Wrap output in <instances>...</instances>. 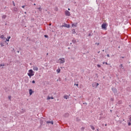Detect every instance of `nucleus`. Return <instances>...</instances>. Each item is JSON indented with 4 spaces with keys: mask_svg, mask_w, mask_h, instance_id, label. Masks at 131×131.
<instances>
[{
    "mask_svg": "<svg viewBox=\"0 0 131 131\" xmlns=\"http://www.w3.org/2000/svg\"><path fill=\"white\" fill-rule=\"evenodd\" d=\"M34 71L32 70H30L28 71V75L29 76L30 78H31V76H33L34 75Z\"/></svg>",
    "mask_w": 131,
    "mask_h": 131,
    "instance_id": "obj_1",
    "label": "nucleus"
},
{
    "mask_svg": "<svg viewBox=\"0 0 131 131\" xmlns=\"http://www.w3.org/2000/svg\"><path fill=\"white\" fill-rule=\"evenodd\" d=\"M57 63H59V64H63V63H65V58H59L57 61Z\"/></svg>",
    "mask_w": 131,
    "mask_h": 131,
    "instance_id": "obj_2",
    "label": "nucleus"
},
{
    "mask_svg": "<svg viewBox=\"0 0 131 131\" xmlns=\"http://www.w3.org/2000/svg\"><path fill=\"white\" fill-rule=\"evenodd\" d=\"M12 11L13 13L17 14V13H18V8L17 7H13V9H12Z\"/></svg>",
    "mask_w": 131,
    "mask_h": 131,
    "instance_id": "obj_3",
    "label": "nucleus"
},
{
    "mask_svg": "<svg viewBox=\"0 0 131 131\" xmlns=\"http://www.w3.org/2000/svg\"><path fill=\"white\" fill-rule=\"evenodd\" d=\"M65 15H66V16H67L68 17L71 16V14H70V12H69L68 10H66L65 11Z\"/></svg>",
    "mask_w": 131,
    "mask_h": 131,
    "instance_id": "obj_4",
    "label": "nucleus"
},
{
    "mask_svg": "<svg viewBox=\"0 0 131 131\" xmlns=\"http://www.w3.org/2000/svg\"><path fill=\"white\" fill-rule=\"evenodd\" d=\"M106 24H102L101 25V28L102 29H107V27H106Z\"/></svg>",
    "mask_w": 131,
    "mask_h": 131,
    "instance_id": "obj_5",
    "label": "nucleus"
},
{
    "mask_svg": "<svg viewBox=\"0 0 131 131\" xmlns=\"http://www.w3.org/2000/svg\"><path fill=\"white\" fill-rule=\"evenodd\" d=\"M98 85H99V83L95 82L94 84H92V86H93V88H98Z\"/></svg>",
    "mask_w": 131,
    "mask_h": 131,
    "instance_id": "obj_6",
    "label": "nucleus"
},
{
    "mask_svg": "<svg viewBox=\"0 0 131 131\" xmlns=\"http://www.w3.org/2000/svg\"><path fill=\"white\" fill-rule=\"evenodd\" d=\"M33 70L34 71H38V68L36 66H33Z\"/></svg>",
    "mask_w": 131,
    "mask_h": 131,
    "instance_id": "obj_7",
    "label": "nucleus"
},
{
    "mask_svg": "<svg viewBox=\"0 0 131 131\" xmlns=\"http://www.w3.org/2000/svg\"><path fill=\"white\" fill-rule=\"evenodd\" d=\"M112 90L113 91V93H114V94H117V89L116 88H112Z\"/></svg>",
    "mask_w": 131,
    "mask_h": 131,
    "instance_id": "obj_8",
    "label": "nucleus"
},
{
    "mask_svg": "<svg viewBox=\"0 0 131 131\" xmlns=\"http://www.w3.org/2000/svg\"><path fill=\"white\" fill-rule=\"evenodd\" d=\"M46 123L47 124L51 123V124H54V122H53V121H47L46 122Z\"/></svg>",
    "mask_w": 131,
    "mask_h": 131,
    "instance_id": "obj_9",
    "label": "nucleus"
},
{
    "mask_svg": "<svg viewBox=\"0 0 131 131\" xmlns=\"http://www.w3.org/2000/svg\"><path fill=\"white\" fill-rule=\"evenodd\" d=\"M29 94L30 96H31L32 94H33V91H32V89L29 90Z\"/></svg>",
    "mask_w": 131,
    "mask_h": 131,
    "instance_id": "obj_10",
    "label": "nucleus"
},
{
    "mask_svg": "<svg viewBox=\"0 0 131 131\" xmlns=\"http://www.w3.org/2000/svg\"><path fill=\"white\" fill-rule=\"evenodd\" d=\"M0 37L2 38V39H6V37H5V35H2Z\"/></svg>",
    "mask_w": 131,
    "mask_h": 131,
    "instance_id": "obj_11",
    "label": "nucleus"
},
{
    "mask_svg": "<svg viewBox=\"0 0 131 131\" xmlns=\"http://www.w3.org/2000/svg\"><path fill=\"white\" fill-rule=\"evenodd\" d=\"M72 27H77V23H76V24H73L72 25Z\"/></svg>",
    "mask_w": 131,
    "mask_h": 131,
    "instance_id": "obj_12",
    "label": "nucleus"
},
{
    "mask_svg": "<svg viewBox=\"0 0 131 131\" xmlns=\"http://www.w3.org/2000/svg\"><path fill=\"white\" fill-rule=\"evenodd\" d=\"M51 99H52V100H53V99H54V97H50V96H48V97H47V100H51Z\"/></svg>",
    "mask_w": 131,
    "mask_h": 131,
    "instance_id": "obj_13",
    "label": "nucleus"
},
{
    "mask_svg": "<svg viewBox=\"0 0 131 131\" xmlns=\"http://www.w3.org/2000/svg\"><path fill=\"white\" fill-rule=\"evenodd\" d=\"M72 42H73V43H76V42H77L76 40L74 38V39L72 40Z\"/></svg>",
    "mask_w": 131,
    "mask_h": 131,
    "instance_id": "obj_14",
    "label": "nucleus"
},
{
    "mask_svg": "<svg viewBox=\"0 0 131 131\" xmlns=\"http://www.w3.org/2000/svg\"><path fill=\"white\" fill-rule=\"evenodd\" d=\"M64 99H66V100H67V99H68V98H69V97L68 96V95H65L63 96Z\"/></svg>",
    "mask_w": 131,
    "mask_h": 131,
    "instance_id": "obj_15",
    "label": "nucleus"
},
{
    "mask_svg": "<svg viewBox=\"0 0 131 131\" xmlns=\"http://www.w3.org/2000/svg\"><path fill=\"white\" fill-rule=\"evenodd\" d=\"M72 31L73 34H75V33H76V32H75V29H73Z\"/></svg>",
    "mask_w": 131,
    "mask_h": 131,
    "instance_id": "obj_16",
    "label": "nucleus"
},
{
    "mask_svg": "<svg viewBox=\"0 0 131 131\" xmlns=\"http://www.w3.org/2000/svg\"><path fill=\"white\" fill-rule=\"evenodd\" d=\"M65 27H67V28H69L70 27V25H67L66 24V26H64Z\"/></svg>",
    "mask_w": 131,
    "mask_h": 131,
    "instance_id": "obj_17",
    "label": "nucleus"
},
{
    "mask_svg": "<svg viewBox=\"0 0 131 131\" xmlns=\"http://www.w3.org/2000/svg\"><path fill=\"white\" fill-rule=\"evenodd\" d=\"M10 38H11V37H8V38L6 39V41H10Z\"/></svg>",
    "mask_w": 131,
    "mask_h": 131,
    "instance_id": "obj_18",
    "label": "nucleus"
},
{
    "mask_svg": "<svg viewBox=\"0 0 131 131\" xmlns=\"http://www.w3.org/2000/svg\"><path fill=\"white\" fill-rule=\"evenodd\" d=\"M6 18H7V15H4L2 16V18L6 19Z\"/></svg>",
    "mask_w": 131,
    "mask_h": 131,
    "instance_id": "obj_19",
    "label": "nucleus"
},
{
    "mask_svg": "<svg viewBox=\"0 0 131 131\" xmlns=\"http://www.w3.org/2000/svg\"><path fill=\"white\" fill-rule=\"evenodd\" d=\"M57 73H60V71H61V70L60 69H58L56 70Z\"/></svg>",
    "mask_w": 131,
    "mask_h": 131,
    "instance_id": "obj_20",
    "label": "nucleus"
},
{
    "mask_svg": "<svg viewBox=\"0 0 131 131\" xmlns=\"http://www.w3.org/2000/svg\"><path fill=\"white\" fill-rule=\"evenodd\" d=\"M91 127L93 130H95V127H94V126H91Z\"/></svg>",
    "mask_w": 131,
    "mask_h": 131,
    "instance_id": "obj_21",
    "label": "nucleus"
},
{
    "mask_svg": "<svg viewBox=\"0 0 131 131\" xmlns=\"http://www.w3.org/2000/svg\"><path fill=\"white\" fill-rule=\"evenodd\" d=\"M118 104H122V101L119 100L118 102Z\"/></svg>",
    "mask_w": 131,
    "mask_h": 131,
    "instance_id": "obj_22",
    "label": "nucleus"
},
{
    "mask_svg": "<svg viewBox=\"0 0 131 131\" xmlns=\"http://www.w3.org/2000/svg\"><path fill=\"white\" fill-rule=\"evenodd\" d=\"M120 68H122V69H123V66H122V64H121L119 66Z\"/></svg>",
    "mask_w": 131,
    "mask_h": 131,
    "instance_id": "obj_23",
    "label": "nucleus"
},
{
    "mask_svg": "<svg viewBox=\"0 0 131 131\" xmlns=\"http://www.w3.org/2000/svg\"><path fill=\"white\" fill-rule=\"evenodd\" d=\"M37 9H38V10H39L40 12H41V7H40L38 8Z\"/></svg>",
    "mask_w": 131,
    "mask_h": 131,
    "instance_id": "obj_24",
    "label": "nucleus"
},
{
    "mask_svg": "<svg viewBox=\"0 0 131 131\" xmlns=\"http://www.w3.org/2000/svg\"><path fill=\"white\" fill-rule=\"evenodd\" d=\"M2 66H5V63L0 64V67H2Z\"/></svg>",
    "mask_w": 131,
    "mask_h": 131,
    "instance_id": "obj_25",
    "label": "nucleus"
},
{
    "mask_svg": "<svg viewBox=\"0 0 131 131\" xmlns=\"http://www.w3.org/2000/svg\"><path fill=\"white\" fill-rule=\"evenodd\" d=\"M128 125L129 126H130V125H131V123H130V122H128Z\"/></svg>",
    "mask_w": 131,
    "mask_h": 131,
    "instance_id": "obj_26",
    "label": "nucleus"
},
{
    "mask_svg": "<svg viewBox=\"0 0 131 131\" xmlns=\"http://www.w3.org/2000/svg\"><path fill=\"white\" fill-rule=\"evenodd\" d=\"M0 46H1V47H4L5 45L3 43H0Z\"/></svg>",
    "mask_w": 131,
    "mask_h": 131,
    "instance_id": "obj_27",
    "label": "nucleus"
},
{
    "mask_svg": "<svg viewBox=\"0 0 131 131\" xmlns=\"http://www.w3.org/2000/svg\"><path fill=\"white\" fill-rule=\"evenodd\" d=\"M11 98H12V97L11 96L8 97V99H9V100H10V101H11Z\"/></svg>",
    "mask_w": 131,
    "mask_h": 131,
    "instance_id": "obj_28",
    "label": "nucleus"
},
{
    "mask_svg": "<svg viewBox=\"0 0 131 131\" xmlns=\"http://www.w3.org/2000/svg\"><path fill=\"white\" fill-rule=\"evenodd\" d=\"M45 37H46V38L49 37V36H48V35H45Z\"/></svg>",
    "mask_w": 131,
    "mask_h": 131,
    "instance_id": "obj_29",
    "label": "nucleus"
},
{
    "mask_svg": "<svg viewBox=\"0 0 131 131\" xmlns=\"http://www.w3.org/2000/svg\"><path fill=\"white\" fill-rule=\"evenodd\" d=\"M97 67H98V68H100V67H101V65L100 64H97Z\"/></svg>",
    "mask_w": 131,
    "mask_h": 131,
    "instance_id": "obj_30",
    "label": "nucleus"
},
{
    "mask_svg": "<svg viewBox=\"0 0 131 131\" xmlns=\"http://www.w3.org/2000/svg\"><path fill=\"white\" fill-rule=\"evenodd\" d=\"M81 130H84V127H82L81 128Z\"/></svg>",
    "mask_w": 131,
    "mask_h": 131,
    "instance_id": "obj_31",
    "label": "nucleus"
},
{
    "mask_svg": "<svg viewBox=\"0 0 131 131\" xmlns=\"http://www.w3.org/2000/svg\"><path fill=\"white\" fill-rule=\"evenodd\" d=\"M12 4L14 6H15V2L14 1H12Z\"/></svg>",
    "mask_w": 131,
    "mask_h": 131,
    "instance_id": "obj_32",
    "label": "nucleus"
},
{
    "mask_svg": "<svg viewBox=\"0 0 131 131\" xmlns=\"http://www.w3.org/2000/svg\"><path fill=\"white\" fill-rule=\"evenodd\" d=\"M74 85H76L78 88V84H74Z\"/></svg>",
    "mask_w": 131,
    "mask_h": 131,
    "instance_id": "obj_33",
    "label": "nucleus"
},
{
    "mask_svg": "<svg viewBox=\"0 0 131 131\" xmlns=\"http://www.w3.org/2000/svg\"><path fill=\"white\" fill-rule=\"evenodd\" d=\"M32 82V83H35V81L33 80Z\"/></svg>",
    "mask_w": 131,
    "mask_h": 131,
    "instance_id": "obj_34",
    "label": "nucleus"
},
{
    "mask_svg": "<svg viewBox=\"0 0 131 131\" xmlns=\"http://www.w3.org/2000/svg\"><path fill=\"white\" fill-rule=\"evenodd\" d=\"M107 57L109 58V57H110V55L109 54H107Z\"/></svg>",
    "mask_w": 131,
    "mask_h": 131,
    "instance_id": "obj_35",
    "label": "nucleus"
},
{
    "mask_svg": "<svg viewBox=\"0 0 131 131\" xmlns=\"http://www.w3.org/2000/svg\"><path fill=\"white\" fill-rule=\"evenodd\" d=\"M80 120V119H77V121H79Z\"/></svg>",
    "mask_w": 131,
    "mask_h": 131,
    "instance_id": "obj_36",
    "label": "nucleus"
},
{
    "mask_svg": "<svg viewBox=\"0 0 131 131\" xmlns=\"http://www.w3.org/2000/svg\"><path fill=\"white\" fill-rule=\"evenodd\" d=\"M21 8H23V9H24V8H25V6H23L21 7Z\"/></svg>",
    "mask_w": 131,
    "mask_h": 131,
    "instance_id": "obj_37",
    "label": "nucleus"
},
{
    "mask_svg": "<svg viewBox=\"0 0 131 131\" xmlns=\"http://www.w3.org/2000/svg\"><path fill=\"white\" fill-rule=\"evenodd\" d=\"M89 36H92V34H89Z\"/></svg>",
    "mask_w": 131,
    "mask_h": 131,
    "instance_id": "obj_38",
    "label": "nucleus"
},
{
    "mask_svg": "<svg viewBox=\"0 0 131 131\" xmlns=\"http://www.w3.org/2000/svg\"><path fill=\"white\" fill-rule=\"evenodd\" d=\"M96 45H97V46H99V45H100V43H95Z\"/></svg>",
    "mask_w": 131,
    "mask_h": 131,
    "instance_id": "obj_39",
    "label": "nucleus"
},
{
    "mask_svg": "<svg viewBox=\"0 0 131 131\" xmlns=\"http://www.w3.org/2000/svg\"><path fill=\"white\" fill-rule=\"evenodd\" d=\"M122 59H124V57L122 56L121 57Z\"/></svg>",
    "mask_w": 131,
    "mask_h": 131,
    "instance_id": "obj_40",
    "label": "nucleus"
},
{
    "mask_svg": "<svg viewBox=\"0 0 131 131\" xmlns=\"http://www.w3.org/2000/svg\"><path fill=\"white\" fill-rule=\"evenodd\" d=\"M111 101H113L114 99H113V98H111Z\"/></svg>",
    "mask_w": 131,
    "mask_h": 131,
    "instance_id": "obj_41",
    "label": "nucleus"
},
{
    "mask_svg": "<svg viewBox=\"0 0 131 131\" xmlns=\"http://www.w3.org/2000/svg\"><path fill=\"white\" fill-rule=\"evenodd\" d=\"M34 6H36V4L35 3H34Z\"/></svg>",
    "mask_w": 131,
    "mask_h": 131,
    "instance_id": "obj_42",
    "label": "nucleus"
},
{
    "mask_svg": "<svg viewBox=\"0 0 131 131\" xmlns=\"http://www.w3.org/2000/svg\"><path fill=\"white\" fill-rule=\"evenodd\" d=\"M106 65H108V63L105 62Z\"/></svg>",
    "mask_w": 131,
    "mask_h": 131,
    "instance_id": "obj_43",
    "label": "nucleus"
},
{
    "mask_svg": "<svg viewBox=\"0 0 131 131\" xmlns=\"http://www.w3.org/2000/svg\"><path fill=\"white\" fill-rule=\"evenodd\" d=\"M68 10H69V11H70V8H68Z\"/></svg>",
    "mask_w": 131,
    "mask_h": 131,
    "instance_id": "obj_44",
    "label": "nucleus"
},
{
    "mask_svg": "<svg viewBox=\"0 0 131 131\" xmlns=\"http://www.w3.org/2000/svg\"><path fill=\"white\" fill-rule=\"evenodd\" d=\"M102 52H105V50H102Z\"/></svg>",
    "mask_w": 131,
    "mask_h": 131,
    "instance_id": "obj_45",
    "label": "nucleus"
},
{
    "mask_svg": "<svg viewBox=\"0 0 131 131\" xmlns=\"http://www.w3.org/2000/svg\"><path fill=\"white\" fill-rule=\"evenodd\" d=\"M98 54H100V51H98Z\"/></svg>",
    "mask_w": 131,
    "mask_h": 131,
    "instance_id": "obj_46",
    "label": "nucleus"
},
{
    "mask_svg": "<svg viewBox=\"0 0 131 131\" xmlns=\"http://www.w3.org/2000/svg\"><path fill=\"white\" fill-rule=\"evenodd\" d=\"M27 80H28V78H27Z\"/></svg>",
    "mask_w": 131,
    "mask_h": 131,
    "instance_id": "obj_47",
    "label": "nucleus"
},
{
    "mask_svg": "<svg viewBox=\"0 0 131 131\" xmlns=\"http://www.w3.org/2000/svg\"><path fill=\"white\" fill-rule=\"evenodd\" d=\"M47 55H49V53H47Z\"/></svg>",
    "mask_w": 131,
    "mask_h": 131,
    "instance_id": "obj_48",
    "label": "nucleus"
},
{
    "mask_svg": "<svg viewBox=\"0 0 131 131\" xmlns=\"http://www.w3.org/2000/svg\"><path fill=\"white\" fill-rule=\"evenodd\" d=\"M103 64H105V62H103Z\"/></svg>",
    "mask_w": 131,
    "mask_h": 131,
    "instance_id": "obj_49",
    "label": "nucleus"
},
{
    "mask_svg": "<svg viewBox=\"0 0 131 131\" xmlns=\"http://www.w3.org/2000/svg\"><path fill=\"white\" fill-rule=\"evenodd\" d=\"M106 125H107V124H105V126H106Z\"/></svg>",
    "mask_w": 131,
    "mask_h": 131,
    "instance_id": "obj_50",
    "label": "nucleus"
},
{
    "mask_svg": "<svg viewBox=\"0 0 131 131\" xmlns=\"http://www.w3.org/2000/svg\"><path fill=\"white\" fill-rule=\"evenodd\" d=\"M71 45H72V43H71Z\"/></svg>",
    "mask_w": 131,
    "mask_h": 131,
    "instance_id": "obj_51",
    "label": "nucleus"
}]
</instances>
